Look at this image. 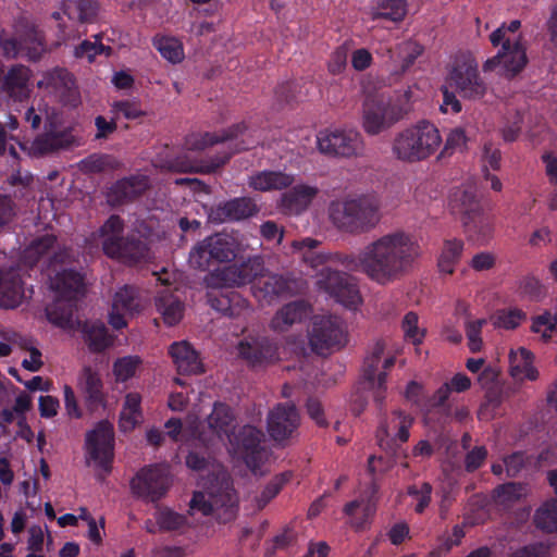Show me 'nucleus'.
I'll return each instance as SVG.
<instances>
[{"mask_svg": "<svg viewBox=\"0 0 557 557\" xmlns=\"http://www.w3.org/2000/svg\"><path fill=\"white\" fill-rule=\"evenodd\" d=\"M45 79L47 86L58 94L63 101H71L75 94V78L70 71L55 67L46 75Z\"/></svg>", "mask_w": 557, "mask_h": 557, "instance_id": "nucleus-32", "label": "nucleus"}, {"mask_svg": "<svg viewBox=\"0 0 557 557\" xmlns=\"http://www.w3.org/2000/svg\"><path fill=\"white\" fill-rule=\"evenodd\" d=\"M154 520H157L160 532L177 531L187 524V517L170 507H158L154 512Z\"/></svg>", "mask_w": 557, "mask_h": 557, "instance_id": "nucleus-43", "label": "nucleus"}, {"mask_svg": "<svg viewBox=\"0 0 557 557\" xmlns=\"http://www.w3.org/2000/svg\"><path fill=\"white\" fill-rule=\"evenodd\" d=\"M112 307L114 310H121L129 314L138 311L139 302L136 289L128 285L120 288L114 295Z\"/></svg>", "mask_w": 557, "mask_h": 557, "instance_id": "nucleus-47", "label": "nucleus"}, {"mask_svg": "<svg viewBox=\"0 0 557 557\" xmlns=\"http://www.w3.org/2000/svg\"><path fill=\"white\" fill-rule=\"evenodd\" d=\"M102 250L109 258L134 264L146 258L148 247L138 237L127 236L120 240L109 239L107 243H102Z\"/></svg>", "mask_w": 557, "mask_h": 557, "instance_id": "nucleus-18", "label": "nucleus"}, {"mask_svg": "<svg viewBox=\"0 0 557 557\" xmlns=\"http://www.w3.org/2000/svg\"><path fill=\"white\" fill-rule=\"evenodd\" d=\"M317 283L336 301L348 306V277L345 273L325 267L320 271Z\"/></svg>", "mask_w": 557, "mask_h": 557, "instance_id": "nucleus-26", "label": "nucleus"}, {"mask_svg": "<svg viewBox=\"0 0 557 557\" xmlns=\"http://www.w3.org/2000/svg\"><path fill=\"white\" fill-rule=\"evenodd\" d=\"M63 13L70 20L81 23L91 22L98 13V2L96 0H67L63 4Z\"/></svg>", "mask_w": 557, "mask_h": 557, "instance_id": "nucleus-40", "label": "nucleus"}, {"mask_svg": "<svg viewBox=\"0 0 557 557\" xmlns=\"http://www.w3.org/2000/svg\"><path fill=\"white\" fill-rule=\"evenodd\" d=\"M140 363L141 359L138 356H125L116 359L113 363V373L116 380L125 382L133 377Z\"/></svg>", "mask_w": 557, "mask_h": 557, "instance_id": "nucleus-53", "label": "nucleus"}, {"mask_svg": "<svg viewBox=\"0 0 557 557\" xmlns=\"http://www.w3.org/2000/svg\"><path fill=\"white\" fill-rule=\"evenodd\" d=\"M150 186L147 175L136 174L116 181L108 194L112 205H124L140 197Z\"/></svg>", "mask_w": 557, "mask_h": 557, "instance_id": "nucleus-19", "label": "nucleus"}, {"mask_svg": "<svg viewBox=\"0 0 557 557\" xmlns=\"http://www.w3.org/2000/svg\"><path fill=\"white\" fill-rule=\"evenodd\" d=\"M281 195L280 208L284 213L299 215L305 212L319 194V188L307 184L288 187Z\"/></svg>", "mask_w": 557, "mask_h": 557, "instance_id": "nucleus-21", "label": "nucleus"}, {"mask_svg": "<svg viewBox=\"0 0 557 557\" xmlns=\"http://www.w3.org/2000/svg\"><path fill=\"white\" fill-rule=\"evenodd\" d=\"M112 112L116 116L122 115L126 120H137L146 115L140 103L129 99L114 101L112 103Z\"/></svg>", "mask_w": 557, "mask_h": 557, "instance_id": "nucleus-57", "label": "nucleus"}, {"mask_svg": "<svg viewBox=\"0 0 557 557\" xmlns=\"http://www.w3.org/2000/svg\"><path fill=\"white\" fill-rule=\"evenodd\" d=\"M156 307L169 326L176 325L183 318L184 304L173 294H160L156 298Z\"/></svg>", "mask_w": 557, "mask_h": 557, "instance_id": "nucleus-36", "label": "nucleus"}, {"mask_svg": "<svg viewBox=\"0 0 557 557\" xmlns=\"http://www.w3.org/2000/svg\"><path fill=\"white\" fill-rule=\"evenodd\" d=\"M85 341L92 352H101L111 346L112 339L102 322H86L83 327Z\"/></svg>", "mask_w": 557, "mask_h": 557, "instance_id": "nucleus-39", "label": "nucleus"}, {"mask_svg": "<svg viewBox=\"0 0 557 557\" xmlns=\"http://www.w3.org/2000/svg\"><path fill=\"white\" fill-rule=\"evenodd\" d=\"M264 441L263 431L250 424L242 426L236 433L233 432L228 438L234 450L253 472L261 468L267 458Z\"/></svg>", "mask_w": 557, "mask_h": 557, "instance_id": "nucleus-8", "label": "nucleus"}, {"mask_svg": "<svg viewBox=\"0 0 557 557\" xmlns=\"http://www.w3.org/2000/svg\"><path fill=\"white\" fill-rule=\"evenodd\" d=\"M307 85V83L305 84ZM308 87H306V92L302 95L299 82L297 81H289L284 82L280 84L275 89V97L277 100L282 103L289 104L294 101H301L304 97H306L310 90V88L313 87V83L309 82Z\"/></svg>", "mask_w": 557, "mask_h": 557, "instance_id": "nucleus-48", "label": "nucleus"}, {"mask_svg": "<svg viewBox=\"0 0 557 557\" xmlns=\"http://www.w3.org/2000/svg\"><path fill=\"white\" fill-rule=\"evenodd\" d=\"M124 227V220L120 215H110L99 230L100 235L103 237L102 243H107L109 239L120 240L123 238Z\"/></svg>", "mask_w": 557, "mask_h": 557, "instance_id": "nucleus-58", "label": "nucleus"}, {"mask_svg": "<svg viewBox=\"0 0 557 557\" xmlns=\"http://www.w3.org/2000/svg\"><path fill=\"white\" fill-rule=\"evenodd\" d=\"M411 88H407L401 94L397 95L395 99L387 101L389 109L397 114V122L403 120L411 111Z\"/></svg>", "mask_w": 557, "mask_h": 557, "instance_id": "nucleus-63", "label": "nucleus"}, {"mask_svg": "<svg viewBox=\"0 0 557 557\" xmlns=\"http://www.w3.org/2000/svg\"><path fill=\"white\" fill-rule=\"evenodd\" d=\"M293 473L285 471L274 475L270 482L262 488L259 495L255 497L256 507L263 509L273 498H275L282 488L292 480Z\"/></svg>", "mask_w": 557, "mask_h": 557, "instance_id": "nucleus-42", "label": "nucleus"}, {"mask_svg": "<svg viewBox=\"0 0 557 557\" xmlns=\"http://www.w3.org/2000/svg\"><path fill=\"white\" fill-rule=\"evenodd\" d=\"M141 419V396L136 392H131L125 396L120 413L119 428L122 432H131Z\"/></svg>", "mask_w": 557, "mask_h": 557, "instance_id": "nucleus-33", "label": "nucleus"}, {"mask_svg": "<svg viewBox=\"0 0 557 557\" xmlns=\"http://www.w3.org/2000/svg\"><path fill=\"white\" fill-rule=\"evenodd\" d=\"M74 143L75 137L70 127L59 128L54 122L47 121L44 132L32 141L29 154L35 158H41L69 149Z\"/></svg>", "mask_w": 557, "mask_h": 557, "instance_id": "nucleus-15", "label": "nucleus"}, {"mask_svg": "<svg viewBox=\"0 0 557 557\" xmlns=\"http://www.w3.org/2000/svg\"><path fill=\"white\" fill-rule=\"evenodd\" d=\"M256 144H258V141H245L244 139L239 144H235L233 148H231L232 144H228V150L219 151L218 154L210 160V163L206 165L207 172H213L220 169L231 159L233 153L247 150Z\"/></svg>", "mask_w": 557, "mask_h": 557, "instance_id": "nucleus-56", "label": "nucleus"}, {"mask_svg": "<svg viewBox=\"0 0 557 557\" xmlns=\"http://www.w3.org/2000/svg\"><path fill=\"white\" fill-rule=\"evenodd\" d=\"M463 225L468 233L478 238L490 237L494 231L493 216L483 209L475 210L469 216H463Z\"/></svg>", "mask_w": 557, "mask_h": 557, "instance_id": "nucleus-41", "label": "nucleus"}, {"mask_svg": "<svg viewBox=\"0 0 557 557\" xmlns=\"http://www.w3.org/2000/svg\"><path fill=\"white\" fill-rule=\"evenodd\" d=\"M329 215L336 227L345 228L348 225V198L333 200L329 207Z\"/></svg>", "mask_w": 557, "mask_h": 557, "instance_id": "nucleus-62", "label": "nucleus"}, {"mask_svg": "<svg viewBox=\"0 0 557 557\" xmlns=\"http://www.w3.org/2000/svg\"><path fill=\"white\" fill-rule=\"evenodd\" d=\"M413 422L414 418L401 409L382 412L376 430L379 446L386 451H394L409 440Z\"/></svg>", "mask_w": 557, "mask_h": 557, "instance_id": "nucleus-7", "label": "nucleus"}, {"mask_svg": "<svg viewBox=\"0 0 557 557\" xmlns=\"http://www.w3.org/2000/svg\"><path fill=\"white\" fill-rule=\"evenodd\" d=\"M299 425L300 414L292 403L277 404L267 418L268 433L278 444H284L296 435Z\"/></svg>", "mask_w": 557, "mask_h": 557, "instance_id": "nucleus-13", "label": "nucleus"}, {"mask_svg": "<svg viewBox=\"0 0 557 557\" xmlns=\"http://www.w3.org/2000/svg\"><path fill=\"white\" fill-rule=\"evenodd\" d=\"M79 386L84 394L86 406L89 410H97L104 406L103 383L100 374L90 366L83 368L79 376Z\"/></svg>", "mask_w": 557, "mask_h": 557, "instance_id": "nucleus-25", "label": "nucleus"}, {"mask_svg": "<svg viewBox=\"0 0 557 557\" xmlns=\"http://www.w3.org/2000/svg\"><path fill=\"white\" fill-rule=\"evenodd\" d=\"M261 270L260 257H252L240 263L219 268L207 273L203 277V284L208 288L207 302L215 311L233 317L235 314L233 305L239 299V296L234 292L223 293L221 290L252 283V280Z\"/></svg>", "mask_w": 557, "mask_h": 557, "instance_id": "nucleus-2", "label": "nucleus"}, {"mask_svg": "<svg viewBox=\"0 0 557 557\" xmlns=\"http://www.w3.org/2000/svg\"><path fill=\"white\" fill-rule=\"evenodd\" d=\"M295 176L283 171L264 170L249 177V186L258 191L282 190L290 187Z\"/></svg>", "mask_w": 557, "mask_h": 557, "instance_id": "nucleus-29", "label": "nucleus"}, {"mask_svg": "<svg viewBox=\"0 0 557 557\" xmlns=\"http://www.w3.org/2000/svg\"><path fill=\"white\" fill-rule=\"evenodd\" d=\"M169 354L180 374H200L205 371L198 352L187 342L173 343L169 348Z\"/></svg>", "mask_w": 557, "mask_h": 557, "instance_id": "nucleus-23", "label": "nucleus"}, {"mask_svg": "<svg viewBox=\"0 0 557 557\" xmlns=\"http://www.w3.org/2000/svg\"><path fill=\"white\" fill-rule=\"evenodd\" d=\"M20 274L0 270V307L17 308L24 299V286Z\"/></svg>", "mask_w": 557, "mask_h": 557, "instance_id": "nucleus-27", "label": "nucleus"}, {"mask_svg": "<svg viewBox=\"0 0 557 557\" xmlns=\"http://www.w3.org/2000/svg\"><path fill=\"white\" fill-rule=\"evenodd\" d=\"M238 354L251 366H262L273 361L277 356L276 345L268 337H256L242 341Z\"/></svg>", "mask_w": 557, "mask_h": 557, "instance_id": "nucleus-20", "label": "nucleus"}, {"mask_svg": "<svg viewBox=\"0 0 557 557\" xmlns=\"http://www.w3.org/2000/svg\"><path fill=\"white\" fill-rule=\"evenodd\" d=\"M525 493V485L509 482L497 486L493 492V497L497 503L506 505L519 500Z\"/></svg>", "mask_w": 557, "mask_h": 557, "instance_id": "nucleus-50", "label": "nucleus"}, {"mask_svg": "<svg viewBox=\"0 0 557 557\" xmlns=\"http://www.w3.org/2000/svg\"><path fill=\"white\" fill-rule=\"evenodd\" d=\"M77 300H69L59 297L46 309L47 318L55 326L67 329L72 326Z\"/></svg>", "mask_w": 557, "mask_h": 557, "instance_id": "nucleus-37", "label": "nucleus"}, {"mask_svg": "<svg viewBox=\"0 0 557 557\" xmlns=\"http://www.w3.org/2000/svg\"><path fill=\"white\" fill-rule=\"evenodd\" d=\"M51 288L58 297L77 300L85 294L84 275L75 269H63L51 278Z\"/></svg>", "mask_w": 557, "mask_h": 557, "instance_id": "nucleus-22", "label": "nucleus"}, {"mask_svg": "<svg viewBox=\"0 0 557 557\" xmlns=\"http://www.w3.org/2000/svg\"><path fill=\"white\" fill-rule=\"evenodd\" d=\"M318 148L322 153L330 156H347L348 136L345 131L320 133L317 137Z\"/></svg>", "mask_w": 557, "mask_h": 557, "instance_id": "nucleus-38", "label": "nucleus"}, {"mask_svg": "<svg viewBox=\"0 0 557 557\" xmlns=\"http://www.w3.org/2000/svg\"><path fill=\"white\" fill-rule=\"evenodd\" d=\"M311 350L319 356H327L338 348L343 330L336 315H315L309 332Z\"/></svg>", "mask_w": 557, "mask_h": 557, "instance_id": "nucleus-11", "label": "nucleus"}, {"mask_svg": "<svg viewBox=\"0 0 557 557\" xmlns=\"http://www.w3.org/2000/svg\"><path fill=\"white\" fill-rule=\"evenodd\" d=\"M397 123V114L383 99L368 96L363 102L362 126L370 135H377Z\"/></svg>", "mask_w": 557, "mask_h": 557, "instance_id": "nucleus-17", "label": "nucleus"}, {"mask_svg": "<svg viewBox=\"0 0 557 557\" xmlns=\"http://www.w3.org/2000/svg\"><path fill=\"white\" fill-rule=\"evenodd\" d=\"M441 145L438 128L428 121H420L396 134L392 152L401 162L418 163L435 154Z\"/></svg>", "mask_w": 557, "mask_h": 557, "instance_id": "nucleus-3", "label": "nucleus"}, {"mask_svg": "<svg viewBox=\"0 0 557 557\" xmlns=\"http://www.w3.org/2000/svg\"><path fill=\"white\" fill-rule=\"evenodd\" d=\"M366 497L350 502V527L356 531H362L370 523V517L374 512L373 496L376 493V487L371 485L366 490Z\"/></svg>", "mask_w": 557, "mask_h": 557, "instance_id": "nucleus-30", "label": "nucleus"}, {"mask_svg": "<svg viewBox=\"0 0 557 557\" xmlns=\"http://www.w3.org/2000/svg\"><path fill=\"white\" fill-rule=\"evenodd\" d=\"M86 446L89 458L106 474L111 472L114 450L113 426L108 421H101L87 433Z\"/></svg>", "mask_w": 557, "mask_h": 557, "instance_id": "nucleus-12", "label": "nucleus"}, {"mask_svg": "<svg viewBox=\"0 0 557 557\" xmlns=\"http://www.w3.org/2000/svg\"><path fill=\"white\" fill-rule=\"evenodd\" d=\"M467 136L466 132L461 127H456L451 129L446 138L443 150L441 151L440 157L450 156L456 151H463L467 145Z\"/></svg>", "mask_w": 557, "mask_h": 557, "instance_id": "nucleus-59", "label": "nucleus"}, {"mask_svg": "<svg viewBox=\"0 0 557 557\" xmlns=\"http://www.w3.org/2000/svg\"><path fill=\"white\" fill-rule=\"evenodd\" d=\"M525 319L527 314L521 309L502 310L496 314L495 325L506 330H513Z\"/></svg>", "mask_w": 557, "mask_h": 557, "instance_id": "nucleus-60", "label": "nucleus"}, {"mask_svg": "<svg viewBox=\"0 0 557 557\" xmlns=\"http://www.w3.org/2000/svg\"><path fill=\"white\" fill-rule=\"evenodd\" d=\"M153 46L160 54L171 63H178L184 58L183 47L180 41L172 37H162L153 40Z\"/></svg>", "mask_w": 557, "mask_h": 557, "instance_id": "nucleus-49", "label": "nucleus"}, {"mask_svg": "<svg viewBox=\"0 0 557 557\" xmlns=\"http://www.w3.org/2000/svg\"><path fill=\"white\" fill-rule=\"evenodd\" d=\"M535 525L546 532L557 531V499L544 503L534 515Z\"/></svg>", "mask_w": 557, "mask_h": 557, "instance_id": "nucleus-45", "label": "nucleus"}, {"mask_svg": "<svg viewBox=\"0 0 557 557\" xmlns=\"http://www.w3.org/2000/svg\"><path fill=\"white\" fill-rule=\"evenodd\" d=\"M248 129L247 125L243 123L234 124L227 129H223L222 132L218 133H203V134H197L191 135L187 141L186 145L189 149L193 150H203L209 146L219 144V143H225V141H233L234 139H237L240 136H244L245 132Z\"/></svg>", "mask_w": 557, "mask_h": 557, "instance_id": "nucleus-28", "label": "nucleus"}, {"mask_svg": "<svg viewBox=\"0 0 557 557\" xmlns=\"http://www.w3.org/2000/svg\"><path fill=\"white\" fill-rule=\"evenodd\" d=\"M376 16L394 22L401 21L406 15L405 0H377Z\"/></svg>", "mask_w": 557, "mask_h": 557, "instance_id": "nucleus-55", "label": "nucleus"}, {"mask_svg": "<svg viewBox=\"0 0 557 557\" xmlns=\"http://www.w3.org/2000/svg\"><path fill=\"white\" fill-rule=\"evenodd\" d=\"M531 330L534 333H541L542 339L548 342L553 332H557V312L550 313L545 311L543 314L532 319Z\"/></svg>", "mask_w": 557, "mask_h": 557, "instance_id": "nucleus-52", "label": "nucleus"}, {"mask_svg": "<svg viewBox=\"0 0 557 557\" xmlns=\"http://www.w3.org/2000/svg\"><path fill=\"white\" fill-rule=\"evenodd\" d=\"M533 355L521 347L517 351L511 350L509 354V372L510 375L517 380H536L537 370L532 364Z\"/></svg>", "mask_w": 557, "mask_h": 557, "instance_id": "nucleus-34", "label": "nucleus"}, {"mask_svg": "<svg viewBox=\"0 0 557 557\" xmlns=\"http://www.w3.org/2000/svg\"><path fill=\"white\" fill-rule=\"evenodd\" d=\"M528 58L524 47L519 40L511 42L509 39L503 42L502 49L498 53L485 61L484 71L498 70V73L508 78H513L527 65Z\"/></svg>", "mask_w": 557, "mask_h": 557, "instance_id": "nucleus-14", "label": "nucleus"}, {"mask_svg": "<svg viewBox=\"0 0 557 557\" xmlns=\"http://www.w3.org/2000/svg\"><path fill=\"white\" fill-rule=\"evenodd\" d=\"M238 245L234 237L218 233L199 242L189 253V264L206 271L211 261L230 262L237 256Z\"/></svg>", "mask_w": 557, "mask_h": 557, "instance_id": "nucleus-5", "label": "nucleus"}, {"mask_svg": "<svg viewBox=\"0 0 557 557\" xmlns=\"http://www.w3.org/2000/svg\"><path fill=\"white\" fill-rule=\"evenodd\" d=\"M309 313V306L304 300H295L283 306L273 317L271 325L284 332L296 322H300Z\"/></svg>", "mask_w": 557, "mask_h": 557, "instance_id": "nucleus-31", "label": "nucleus"}, {"mask_svg": "<svg viewBox=\"0 0 557 557\" xmlns=\"http://www.w3.org/2000/svg\"><path fill=\"white\" fill-rule=\"evenodd\" d=\"M381 218V202L375 194H358L350 199V235L371 232Z\"/></svg>", "mask_w": 557, "mask_h": 557, "instance_id": "nucleus-10", "label": "nucleus"}, {"mask_svg": "<svg viewBox=\"0 0 557 557\" xmlns=\"http://www.w3.org/2000/svg\"><path fill=\"white\" fill-rule=\"evenodd\" d=\"M463 250V243L458 239H449L444 244L438 259V268L442 273L453 274L455 264L459 261Z\"/></svg>", "mask_w": 557, "mask_h": 557, "instance_id": "nucleus-44", "label": "nucleus"}, {"mask_svg": "<svg viewBox=\"0 0 557 557\" xmlns=\"http://www.w3.org/2000/svg\"><path fill=\"white\" fill-rule=\"evenodd\" d=\"M208 498L203 492H195L189 502L191 510H198L203 516L214 515L220 523L234 520L238 512V495L228 479L208 488Z\"/></svg>", "mask_w": 557, "mask_h": 557, "instance_id": "nucleus-4", "label": "nucleus"}, {"mask_svg": "<svg viewBox=\"0 0 557 557\" xmlns=\"http://www.w3.org/2000/svg\"><path fill=\"white\" fill-rule=\"evenodd\" d=\"M420 257L418 242L404 231H394L369 243L357 256L356 268L386 285L409 274Z\"/></svg>", "mask_w": 557, "mask_h": 557, "instance_id": "nucleus-1", "label": "nucleus"}, {"mask_svg": "<svg viewBox=\"0 0 557 557\" xmlns=\"http://www.w3.org/2000/svg\"><path fill=\"white\" fill-rule=\"evenodd\" d=\"M259 212L255 200L250 197H236L210 207L208 219L211 223L237 222L249 219Z\"/></svg>", "mask_w": 557, "mask_h": 557, "instance_id": "nucleus-16", "label": "nucleus"}, {"mask_svg": "<svg viewBox=\"0 0 557 557\" xmlns=\"http://www.w3.org/2000/svg\"><path fill=\"white\" fill-rule=\"evenodd\" d=\"M110 51L111 48L109 46H104L101 41L91 42L89 40H84L75 47L74 55L76 58H87L89 62H92L97 55L104 52L109 55Z\"/></svg>", "mask_w": 557, "mask_h": 557, "instance_id": "nucleus-61", "label": "nucleus"}, {"mask_svg": "<svg viewBox=\"0 0 557 557\" xmlns=\"http://www.w3.org/2000/svg\"><path fill=\"white\" fill-rule=\"evenodd\" d=\"M170 485L171 479L169 471L161 465L144 467L131 481L133 494L152 503L164 497Z\"/></svg>", "mask_w": 557, "mask_h": 557, "instance_id": "nucleus-9", "label": "nucleus"}, {"mask_svg": "<svg viewBox=\"0 0 557 557\" xmlns=\"http://www.w3.org/2000/svg\"><path fill=\"white\" fill-rule=\"evenodd\" d=\"M260 261H262L260 259ZM263 264V262H261ZM252 280L253 295L260 300L271 302L276 297L285 295L289 290V282L280 274L261 275V272Z\"/></svg>", "mask_w": 557, "mask_h": 557, "instance_id": "nucleus-24", "label": "nucleus"}, {"mask_svg": "<svg viewBox=\"0 0 557 557\" xmlns=\"http://www.w3.org/2000/svg\"><path fill=\"white\" fill-rule=\"evenodd\" d=\"M423 47L416 41H405L399 46V55L403 60L401 70L403 72L409 69L423 52Z\"/></svg>", "mask_w": 557, "mask_h": 557, "instance_id": "nucleus-64", "label": "nucleus"}, {"mask_svg": "<svg viewBox=\"0 0 557 557\" xmlns=\"http://www.w3.org/2000/svg\"><path fill=\"white\" fill-rule=\"evenodd\" d=\"M446 83L462 97L470 99L482 97L486 90L475 59L470 53H459L454 58Z\"/></svg>", "mask_w": 557, "mask_h": 557, "instance_id": "nucleus-6", "label": "nucleus"}, {"mask_svg": "<svg viewBox=\"0 0 557 557\" xmlns=\"http://www.w3.org/2000/svg\"><path fill=\"white\" fill-rule=\"evenodd\" d=\"M235 417L232 409L223 404L215 403L213 410L208 417V425L212 429L219 437L226 436L227 440L234 432Z\"/></svg>", "mask_w": 557, "mask_h": 557, "instance_id": "nucleus-35", "label": "nucleus"}, {"mask_svg": "<svg viewBox=\"0 0 557 557\" xmlns=\"http://www.w3.org/2000/svg\"><path fill=\"white\" fill-rule=\"evenodd\" d=\"M401 327L406 339L418 346L423 342L425 330L419 327V317L416 312L409 311L405 314Z\"/></svg>", "mask_w": 557, "mask_h": 557, "instance_id": "nucleus-54", "label": "nucleus"}, {"mask_svg": "<svg viewBox=\"0 0 557 557\" xmlns=\"http://www.w3.org/2000/svg\"><path fill=\"white\" fill-rule=\"evenodd\" d=\"M384 349L385 343L383 341H377L372 347L370 354L364 358L362 368V379L364 382H367L369 387H373L375 381L377 380V376H375V372L381 361Z\"/></svg>", "mask_w": 557, "mask_h": 557, "instance_id": "nucleus-46", "label": "nucleus"}, {"mask_svg": "<svg viewBox=\"0 0 557 557\" xmlns=\"http://www.w3.org/2000/svg\"><path fill=\"white\" fill-rule=\"evenodd\" d=\"M29 81L28 67L16 64L13 65L7 73L3 79V87L7 91H14L16 89H23L27 86Z\"/></svg>", "mask_w": 557, "mask_h": 557, "instance_id": "nucleus-51", "label": "nucleus"}]
</instances>
